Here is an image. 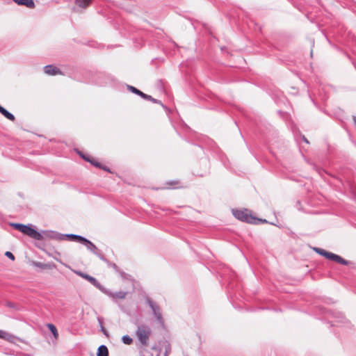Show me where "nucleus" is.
I'll return each mask as SVG.
<instances>
[{
    "label": "nucleus",
    "instance_id": "1",
    "mask_svg": "<svg viewBox=\"0 0 356 356\" xmlns=\"http://www.w3.org/2000/svg\"><path fill=\"white\" fill-rule=\"evenodd\" d=\"M232 213L238 220L249 224L264 223L267 221L254 216L252 211L245 209H232Z\"/></svg>",
    "mask_w": 356,
    "mask_h": 356
},
{
    "label": "nucleus",
    "instance_id": "2",
    "mask_svg": "<svg viewBox=\"0 0 356 356\" xmlns=\"http://www.w3.org/2000/svg\"><path fill=\"white\" fill-rule=\"evenodd\" d=\"M10 225L17 230L34 239L38 240L41 238V234L29 225H25L19 223H11Z\"/></svg>",
    "mask_w": 356,
    "mask_h": 356
},
{
    "label": "nucleus",
    "instance_id": "3",
    "mask_svg": "<svg viewBox=\"0 0 356 356\" xmlns=\"http://www.w3.org/2000/svg\"><path fill=\"white\" fill-rule=\"evenodd\" d=\"M150 334L151 329L149 327L144 325L138 327L136 330V336L139 341L143 345H147L148 343Z\"/></svg>",
    "mask_w": 356,
    "mask_h": 356
},
{
    "label": "nucleus",
    "instance_id": "4",
    "mask_svg": "<svg viewBox=\"0 0 356 356\" xmlns=\"http://www.w3.org/2000/svg\"><path fill=\"white\" fill-rule=\"evenodd\" d=\"M44 71L45 74L50 76L62 74V72L60 71V70L52 65L45 66L44 68Z\"/></svg>",
    "mask_w": 356,
    "mask_h": 356
},
{
    "label": "nucleus",
    "instance_id": "5",
    "mask_svg": "<svg viewBox=\"0 0 356 356\" xmlns=\"http://www.w3.org/2000/svg\"><path fill=\"white\" fill-rule=\"evenodd\" d=\"M327 256H326V259H330V260H332V261H336L339 264H343V265H348V261L343 259L342 257H341L340 256L337 255V254H335L332 252H328V254H327Z\"/></svg>",
    "mask_w": 356,
    "mask_h": 356
},
{
    "label": "nucleus",
    "instance_id": "6",
    "mask_svg": "<svg viewBox=\"0 0 356 356\" xmlns=\"http://www.w3.org/2000/svg\"><path fill=\"white\" fill-rule=\"evenodd\" d=\"M33 265L42 270H51L56 268V265L53 263H42L39 261L33 262Z\"/></svg>",
    "mask_w": 356,
    "mask_h": 356
},
{
    "label": "nucleus",
    "instance_id": "7",
    "mask_svg": "<svg viewBox=\"0 0 356 356\" xmlns=\"http://www.w3.org/2000/svg\"><path fill=\"white\" fill-rule=\"evenodd\" d=\"M67 237L69 238H70L71 240H72V241H78V242H80V243H88L93 248H96V247H95V245L94 244H92L90 241H89L88 240H87L86 238H83V237H82L81 236L74 235V234H70V235L67 236Z\"/></svg>",
    "mask_w": 356,
    "mask_h": 356
},
{
    "label": "nucleus",
    "instance_id": "8",
    "mask_svg": "<svg viewBox=\"0 0 356 356\" xmlns=\"http://www.w3.org/2000/svg\"><path fill=\"white\" fill-rule=\"evenodd\" d=\"M18 5L25 6L29 8H34L35 5L33 0H13Z\"/></svg>",
    "mask_w": 356,
    "mask_h": 356
},
{
    "label": "nucleus",
    "instance_id": "9",
    "mask_svg": "<svg viewBox=\"0 0 356 356\" xmlns=\"http://www.w3.org/2000/svg\"><path fill=\"white\" fill-rule=\"evenodd\" d=\"M75 273L80 277L87 280L88 282H90L93 285L97 286L99 284L97 280L95 278H94L93 277H92L89 275L85 274L80 271H76Z\"/></svg>",
    "mask_w": 356,
    "mask_h": 356
},
{
    "label": "nucleus",
    "instance_id": "10",
    "mask_svg": "<svg viewBox=\"0 0 356 356\" xmlns=\"http://www.w3.org/2000/svg\"><path fill=\"white\" fill-rule=\"evenodd\" d=\"M110 297H111L113 299H124L127 296V293L124 291H118V292H113L110 293L109 294Z\"/></svg>",
    "mask_w": 356,
    "mask_h": 356
},
{
    "label": "nucleus",
    "instance_id": "11",
    "mask_svg": "<svg viewBox=\"0 0 356 356\" xmlns=\"http://www.w3.org/2000/svg\"><path fill=\"white\" fill-rule=\"evenodd\" d=\"M0 113L7 119L10 120V121H15V116L9 113L7 110H6L3 107L1 106L0 107Z\"/></svg>",
    "mask_w": 356,
    "mask_h": 356
},
{
    "label": "nucleus",
    "instance_id": "12",
    "mask_svg": "<svg viewBox=\"0 0 356 356\" xmlns=\"http://www.w3.org/2000/svg\"><path fill=\"white\" fill-rule=\"evenodd\" d=\"M0 113L7 119L10 120V121H15V116L9 113L7 110H6L3 107L1 106L0 107Z\"/></svg>",
    "mask_w": 356,
    "mask_h": 356
},
{
    "label": "nucleus",
    "instance_id": "13",
    "mask_svg": "<svg viewBox=\"0 0 356 356\" xmlns=\"http://www.w3.org/2000/svg\"><path fill=\"white\" fill-rule=\"evenodd\" d=\"M97 356H108V350L104 345H102L98 348Z\"/></svg>",
    "mask_w": 356,
    "mask_h": 356
},
{
    "label": "nucleus",
    "instance_id": "14",
    "mask_svg": "<svg viewBox=\"0 0 356 356\" xmlns=\"http://www.w3.org/2000/svg\"><path fill=\"white\" fill-rule=\"evenodd\" d=\"M91 1L92 0H76L75 3L79 7L85 8L90 4Z\"/></svg>",
    "mask_w": 356,
    "mask_h": 356
},
{
    "label": "nucleus",
    "instance_id": "15",
    "mask_svg": "<svg viewBox=\"0 0 356 356\" xmlns=\"http://www.w3.org/2000/svg\"><path fill=\"white\" fill-rule=\"evenodd\" d=\"M47 327L49 329V330L51 332V333L53 334L54 338L56 339H58V330H57V328L56 327V326L51 323H49V324H47Z\"/></svg>",
    "mask_w": 356,
    "mask_h": 356
},
{
    "label": "nucleus",
    "instance_id": "16",
    "mask_svg": "<svg viewBox=\"0 0 356 356\" xmlns=\"http://www.w3.org/2000/svg\"><path fill=\"white\" fill-rule=\"evenodd\" d=\"M128 89L132 92L133 93H135L139 96H141L142 94H143V92L139 90L138 89H137L136 88L134 87V86H128Z\"/></svg>",
    "mask_w": 356,
    "mask_h": 356
},
{
    "label": "nucleus",
    "instance_id": "17",
    "mask_svg": "<svg viewBox=\"0 0 356 356\" xmlns=\"http://www.w3.org/2000/svg\"><path fill=\"white\" fill-rule=\"evenodd\" d=\"M122 339L123 343L127 345H130L133 342V339L128 335L123 336Z\"/></svg>",
    "mask_w": 356,
    "mask_h": 356
},
{
    "label": "nucleus",
    "instance_id": "18",
    "mask_svg": "<svg viewBox=\"0 0 356 356\" xmlns=\"http://www.w3.org/2000/svg\"><path fill=\"white\" fill-rule=\"evenodd\" d=\"M314 250L317 252L319 254L326 257L327 254H328L329 252L323 250V249H321V248H314Z\"/></svg>",
    "mask_w": 356,
    "mask_h": 356
},
{
    "label": "nucleus",
    "instance_id": "19",
    "mask_svg": "<svg viewBox=\"0 0 356 356\" xmlns=\"http://www.w3.org/2000/svg\"><path fill=\"white\" fill-rule=\"evenodd\" d=\"M140 97H143L145 99L149 100V101H151V102H152L154 103H157L158 102L156 99H155L154 98H153L150 95L145 94L144 92H143V94H142V95Z\"/></svg>",
    "mask_w": 356,
    "mask_h": 356
},
{
    "label": "nucleus",
    "instance_id": "20",
    "mask_svg": "<svg viewBox=\"0 0 356 356\" xmlns=\"http://www.w3.org/2000/svg\"><path fill=\"white\" fill-rule=\"evenodd\" d=\"M5 255L13 261H14L15 259L14 254L11 252H6Z\"/></svg>",
    "mask_w": 356,
    "mask_h": 356
},
{
    "label": "nucleus",
    "instance_id": "21",
    "mask_svg": "<svg viewBox=\"0 0 356 356\" xmlns=\"http://www.w3.org/2000/svg\"><path fill=\"white\" fill-rule=\"evenodd\" d=\"M8 334L2 330H0V338L5 339Z\"/></svg>",
    "mask_w": 356,
    "mask_h": 356
},
{
    "label": "nucleus",
    "instance_id": "22",
    "mask_svg": "<svg viewBox=\"0 0 356 356\" xmlns=\"http://www.w3.org/2000/svg\"><path fill=\"white\" fill-rule=\"evenodd\" d=\"M84 159H85L86 160H87V161H89L92 162L90 160H89V159H87V158H86V157H84Z\"/></svg>",
    "mask_w": 356,
    "mask_h": 356
},
{
    "label": "nucleus",
    "instance_id": "23",
    "mask_svg": "<svg viewBox=\"0 0 356 356\" xmlns=\"http://www.w3.org/2000/svg\"><path fill=\"white\" fill-rule=\"evenodd\" d=\"M355 124H356V118H355Z\"/></svg>",
    "mask_w": 356,
    "mask_h": 356
}]
</instances>
